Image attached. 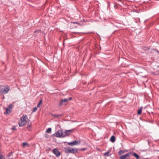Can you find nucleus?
Segmentation results:
<instances>
[{
	"instance_id": "nucleus-3",
	"label": "nucleus",
	"mask_w": 159,
	"mask_h": 159,
	"mask_svg": "<svg viewBox=\"0 0 159 159\" xmlns=\"http://www.w3.org/2000/svg\"><path fill=\"white\" fill-rule=\"evenodd\" d=\"M10 90V88L9 86H2L0 89V93L2 94H6Z\"/></svg>"
},
{
	"instance_id": "nucleus-15",
	"label": "nucleus",
	"mask_w": 159,
	"mask_h": 159,
	"mask_svg": "<svg viewBox=\"0 0 159 159\" xmlns=\"http://www.w3.org/2000/svg\"><path fill=\"white\" fill-rule=\"evenodd\" d=\"M51 130H52L51 128H49L47 129V130L46 131V132L47 133H49L51 132Z\"/></svg>"
},
{
	"instance_id": "nucleus-23",
	"label": "nucleus",
	"mask_w": 159,
	"mask_h": 159,
	"mask_svg": "<svg viewBox=\"0 0 159 159\" xmlns=\"http://www.w3.org/2000/svg\"><path fill=\"white\" fill-rule=\"evenodd\" d=\"M45 136L47 138H48L49 137V135L48 134H46Z\"/></svg>"
},
{
	"instance_id": "nucleus-22",
	"label": "nucleus",
	"mask_w": 159,
	"mask_h": 159,
	"mask_svg": "<svg viewBox=\"0 0 159 159\" xmlns=\"http://www.w3.org/2000/svg\"><path fill=\"white\" fill-rule=\"evenodd\" d=\"M12 129L13 130H15L16 129V127H15L14 126V127H12Z\"/></svg>"
},
{
	"instance_id": "nucleus-24",
	"label": "nucleus",
	"mask_w": 159,
	"mask_h": 159,
	"mask_svg": "<svg viewBox=\"0 0 159 159\" xmlns=\"http://www.w3.org/2000/svg\"><path fill=\"white\" fill-rule=\"evenodd\" d=\"M86 150L85 148H82L80 149L82 151H84Z\"/></svg>"
},
{
	"instance_id": "nucleus-6",
	"label": "nucleus",
	"mask_w": 159,
	"mask_h": 159,
	"mask_svg": "<svg viewBox=\"0 0 159 159\" xmlns=\"http://www.w3.org/2000/svg\"><path fill=\"white\" fill-rule=\"evenodd\" d=\"M80 143V141H74L68 143V144L69 145L73 146L75 145H78Z\"/></svg>"
},
{
	"instance_id": "nucleus-9",
	"label": "nucleus",
	"mask_w": 159,
	"mask_h": 159,
	"mask_svg": "<svg viewBox=\"0 0 159 159\" xmlns=\"http://www.w3.org/2000/svg\"><path fill=\"white\" fill-rule=\"evenodd\" d=\"M68 101H69V100L67 99H66V98H65L61 100L60 103L59 104V106H61L63 104V102H67Z\"/></svg>"
},
{
	"instance_id": "nucleus-17",
	"label": "nucleus",
	"mask_w": 159,
	"mask_h": 159,
	"mask_svg": "<svg viewBox=\"0 0 159 159\" xmlns=\"http://www.w3.org/2000/svg\"><path fill=\"white\" fill-rule=\"evenodd\" d=\"M124 153V152L122 150H120L119 152V155H121Z\"/></svg>"
},
{
	"instance_id": "nucleus-16",
	"label": "nucleus",
	"mask_w": 159,
	"mask_h": 159,
	"mask_svg": "<svg viewBox=\"0 0 159 159\" xmlns=\"http://www.w3.org/2000/svg\"><path fill=\"white\" fill-rule=\"evenodd\" d=\"M142 108H140L139 109L138 111V114L139 115H140L141 114V112H142Z\"/></svg>"
},
{
	"instance_id": "nucleus-14",
	"label": "nucleus",
	"mask_w": 159,
	"mask_h": 159,
	"mask_svg": "<svg viewBox=\"0 0 159 159\" xmlns=\"http://www.w3.org/2000/svg\"><path fill=\"white\" fill-rule=\"evenodd\" d=\"M133 155L137 159H139V156L137 154L135 153H134L133 154Z\"/></svg>"
},
{
	"instance_id": "nucleus-8",
	"label": "nucleus",
	"mask_w": 159,
	"mask_h": 159,
	"mask_svg": "<svg viewBox=\"0 0 159 159\" xmlns=\"http://www.w3.org/2000/svg\"><path fill=\"white\" fill-rule=\"evenodd\" d=\"M52 151L56 157H58L60 155V152L57 148L53 149Z\"/></svg>"
},
{
	"instance_id": "nucleus-18",
	"label": "nucleus",
	"mask_w": 159,
	"mask_h": 159,
	"mask_svg": "<svg viewBox=\"0 0 159 159\" xmlns=\"http://www.w3.org/2000/svg\"><path fill=\"white\" fill-rule=\"evenodd\" d=\"M42 100H41L40 101L38 104L37 105V107H39L40 104H42Z\"/></svg>"
},
{
	"instance_id": "nucleus-25",
	"label": "nucleus",
	"mask_w": 159,
	"mask_h": 159,
	"mask_svg": "<svg viewBox=\"0 0 159 159\" xmlns=\"http://www.w3.org/2000/svg\"><path fill=\"white\" fill-rule=\"evenodd\" d=\"M67 99L69 100H69H71L72 99V98H69Z\"/></svg>"
},
{
	"instance_id": "nucleus-5",
	"label": "nucleus",
	"mask_w": 159,
	"mask_h": 159,
	"mask_svg": "<svg viewBox=\"0 0 159 159\" xmlns=\"http://www.w3.org/2000/svg\"><path fill=\"white\" fill-rule=\"evenodd\" d=\"M131 154L130 152H128L127 154L122 155L120 157V159H130L128 157H130Z\"/></svg>"
},
{
	"instance_id": "nucleus-11",
	"label": "nucleus",
	"mask_w": 159,
	"mask_h": 159,
	"mask_svg": "<svg viewBox=\"0 0 159 159\" xmlns=\"http://www.w3.org/2000/svg\"><path fill=\"white\" fill-rule=\"evenodd\" d=\"M111 150L109 149L107 152H106L104 154V155L106 156H110L109 153L111 152Z\"/></svg>"
},
{
	"instance_id": "nucleus-1",
	"label": "nucleus",
	"mask_w": 159,
	"mask_h": 159,
	"mask_svg": "<svg viewBox=\"0 0 159 159\" xmlns=\"http://www.w3.org/2000/svg\"><path fill=\"white\" fill-rule=\"evenodd\" d=\"M28 117L26 115H23L20 118V121L19 122V125L20 127L25 125L27 123V120Z\"/></svg>"
},
{
	"instance_id": "nucleus-26",
	"label": "nucleus",
	"mask_w": 159,
	"mask_h": 159,
	"mask_svg": "<svg viewBox=\"0 0 159 159\" xmlns=\"http://www.w3.org/2000/svg\"><path fill=\"white\" fill-rule=\"evenodd\" d=\"M30 125H28V126H27V128H28V129H29V127H30Z\"/></svg>"
},
{
	"instance_id": "nucleus-20",
	"label": "nucleus",
	"mask_w": 159,
	"mask_h": 159,
	"mask_svg": "<svg viewBox=\"0 0 159 159\" xmlns=\"http://www.w3.org/2000/svg\"><path fill=\"white\" fill-rule=\"evenodd\" d=\"M0 159H5V157L3 155H0Z\"/></svg>"
},
{
	"instance_id": "nucleus-19",
	"label": "nucleus",
	"mask_w": 159,
	"mask_h": 159,
	"mask_svg": "<svg viewBox=\"0 0 159 159\" xmlns=\"http://www.w3.org/2000/svg\"><path fill=\"white\" fill-rule=\"evenodd\" d=\"M37 110V107H35L33 108V112H35Z\"/></svg>"
},
{
	"instance_id": "nucleus-4",
	"label": "nucleus",
	"mask_w": 159,
	"mask_h": 159,
	"mask_svg": "<svg viewBox=\"0 0 159 159\" xmlns=\"http://www.w3.org/2000/svg\"><path fill=\"white\" fill-rule=\"evenodd\" d=\"M54 135L57 137H63V132L62 130H60L55 133Z\"/></svg>"
},
{
	"instance_id": "nucleus-13",
	"label": "nucleus",
	"mask_w": 159,
	"mask_h": 159,
	"mask_svg": "<svg viewBox=\"0 0 159 159\" xmlns=\"http://www.w3.org/2000/svg\"><path fill=\"white\" fill-rule=\"evenodd\" d=\"M22 146L23 147H25V146H27L28 147L29 146V144L28 143H22Z\"/></svg>"
},
{
	"instance_id": "nucleus-7",
	"label": "nucleus",
	"mask_w": 159,
	"mask_h": 159,
	"mask_svg": "<svg viewBox=\"0 0 159 159\" xmlns=\"http://www.w3.org/2000/svg\"><path fill=\"white\" fill-rule=\"evenodd\" d=\"M72 131H73L72 129L66 130L63 132V137H64L66 136H69L70 134V132H72Z\"/></svg>"
},
{
	"instance_id": "nucleus-12",
	"label": "nucleus",
	"mask_w": 159,
	"mask_h": 159,
	"mask_svg": "<svg viewBox=\"0 0 159 159\" xmlns=\"http://www.w3.org/2000/svg\"><path fill=\"white\" fill-rule=\"evenodd\" d=\"M110 140L111 142L114 143L115 141V137L113 135L112 136L110 139Z\"/></svg>"
},
{
	"instance_id": "nucleus-21",
	"label": "nucleus",
	"mask_w": 159,
	"mask_h": 159,
	"mask_svg": "<svg viewBox=\"0 0 159 159\" xmlns=\"http://www.w3.org/2000/svg\"><path fill=\"white\" fill-rule=\"evenodd\" d=\"M12 154V153H11V152L10 153V154L7 156L8 157H10L11 156V155Z\"/></svg>"
},
{
	"instance_id": "nucleus-2",
	"label": "nucleus",
	"mask_w": 159,
	"mask_h": 159,
	"mask_svg": "<svg viewBox=\"0 0 159 159\" xmlns=\"http://www.w3.org/2000/svg\"><path fill=\"white\" fill-rule=\"evenodd\" d=\"M78 149L76 148H71L67 147L65 149V152L66 153H74L77 152Z\"/></svg>"
},
{
	"instance_id": "nucleus-10",
	"label": "nucleus",
	"mask_w": 159,
	"mask_h": 159,
	"mask_svg": "<svg viewBox=\"0 0 159 159\" xmlns=\"http://www.w3.org/2000/svg\"><path fill=\"white\" fill-rule=\"evenodd\" d=\"M9 108H6V114H7L10 113L11 111V110L10 109V107H12V105H10L9 106Z\"/></svg>"
}]
</instances>
